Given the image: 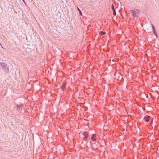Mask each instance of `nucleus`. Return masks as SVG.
Here are the masks:
<instances>
[{"label": "nucleus", "mask_w": 159, "mask_h": 159, "mask_svg": "<svg viewBox=\"0 0 159 159\" xmlns=\"http://www.w3.org/2000/svg\"><path fill=\"white\" fill-rule=\"evenodd\" d=\"M148 28L149 29H150V30H148V32H152V31H153L154 34L156 35L157 37V32H156L155 28L153 24H151L149 26H148Z\"/></svg>", "instance_id": "f257e3e1"}, {"label": "nucleus", "mask_w": 159, "mask_h": 159, "mask_svg": "<svg viewBox=\"0 0 159 159\" xmlns=\"http://www.w3.org/2000/svg\"><path fill=\"white\" fill-rule=\"evenodd\" d=\"M1 66L5 70V71L7 73L9 71V67L8 65L4 63H1Z\"/></svg>", "instance_id": "f03ea898"}, {"label": "nucleus", "mask_w": 159, "mask_h": 159, "mask_svg": "<svg viewBox=\"0 0 159 159\" xmlns=\"http://www.w3.org/2000/svg\"><path fill=\"white\" fill-rule=\"evenodd\" d=\"M129 13L134 17H135L136 16V15L134 10H130L129 11Z\"/></svg>", "instance_id": "7ed1b4c3"}, {"label": "nucleus", "mask_w": 159, "mask_h": 159, "mask_svg": "<svg viewBox=\"0 0 159 159\" xmlns=\"http://www.w3.org/2000/svg\"><path fill=\"white\" fill-rule=\"evenodd\" d=\"M83 135L84 136V141H86L87 140L88 138V133L87 132H85L83 133Z\"/></svg>", "instance_id": "20e7f679"}, {"label": "nucleus", "mask_w": 159, "mask_h": 159, "mask_svg": "<svg viewBox=\"0 0 159 159\" xmlns=\"http://www.w3.org/2000/svg\"><path fill=\"white\" fill-rule=\"evenodd\" d=\"M23 107V106L22 105H17V106L16 109L18 110H20L22 109Z\"/></svg>", "instance_id": "39448f33"}, {"label": "nucleus", "mask_w": 159, "mask_h": 159, "mask_svg": "<svg viewBox=\"0 0 159 159\" xmlns=\"http://www.w3.org/2000/svg\"><path fill=\"white\" fill-rule=\"evenodd\" d=\"M150 117L149 116H146L144 118V119H145L146 120V121L147 122H148L149 121V120Z\"/></svg>", "instance_id": "423d86ee"}, {"label": "nucleus", "mask_w": 159, "mask_h": 159, "mask_svg": "<svg viewBox=\"0 0 159 159\" xmlns=\"http://www.w3.org/2000/svg\"><path fill=\"white\" fill-rule=\"evenodd\" d=\"M96 137V135L95 134H92V136L91 138V139L93 141H95L96 140V139L95 138V137Z\"/></svg>", "instance_id": "0eeeda50"}, {"label": "nucleus", "mask_w": 159, "mask_h": 159, "mask_svg": "<svg viewBox=\"0 0 159 159\" xmlns=\"http://www.w3.org/2000/svg\"><path fill=\"white\" fill-rule=\"evenodd\" d=\"M66 85V82L64 81L62 84V89L63 90L64 89Z\"/></svg>", "instance_id": "6e6552de"}, {"label": "nucleus", "mask_w": 159, "mask_h": 159, "mask_svg": "<svg viewBox=\"0 0 159 159\" xmlns=\"http://www.w3.org/2000/svg\"><path fill=\"white\" fill-rule=\"evenodd\" d=\"M134 11H135V14H136H136H138V15L140 14L141 12L139 10L137 9L135 10H134Z\"/></svg>", "instance_id": "1a4fd4ad"}, {"label": "nucleus", "mask_w": 159, "mask_h": 159, "mask_svg": "<svg viewBox=\"0 0 159 159\" xmlns=\"http://www.w3.org/2000/svg\"><path fill=\"white\" fill-rule=\"evenodd\" d=\"M99 34L100 36H103L105 35L106 34V33L103 31H101L99 32Z\"/></svg>", "instance_id": "9d476101"}, {"label": "nucleus", "mask_w": 159, "mask_h": 159, "mask_svg": "<svg viewBox=\"0 0 159 159\" xmlns=\"http://www.w3.org/2000/svg\"><path fill=\"white\" fill-rule=\"evenodd\" d=\"M77 8L80 13V15L81 16H82V13L78 7H77Z\"/></svg>", "instance_id": "9b49d317"}, {"label": "nucleus", "mask_w": 159, "mask_h": 159, "mask_svg": "<svg viewBox=\"0 0 159 159\" xmlns=\"http://www.w3.org/2000/svg\"><path fill=\"white\" fill-rule=\"evenodd\" d=\"M113 15L114 16H115L116 15V11H115V10L114 9V8H113Z\"/></svg>", "instance_id": "f8f14e48"}, {"label": "nucleus", "mask_w": 159, "mask_h": 159, "mask_svg": "<svg viewBox=\"0 0 159 159\" xmlns=\"http://www.w3.org/2000/svg\"><path fill=\"white\" fill-rule=\"evenodd\" d=\"M112 8L113 10V8H114V6H113V5H112Z\"/></svg>", "instance_id": "ddd939ff"}, {"label": "nucleus", "mask_w": 159, "mask_h": 159, "mask_svg": "<svg viewBox=\"0 0 159 159\" xmlns=\"http://www.w3.org/2000/svg\"><path fill=\"white\" fill-rule=\"evenodd\" d=\"M0 44L1 45V44L0 43ZM1 47H2V48L3 49H4V48H3V47L2 46V45H1Z\"/></svg>", "instance_id": "4468645a"}]
</instances>
